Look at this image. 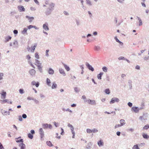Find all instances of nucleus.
<instances>
[{
  "label": "nucleus",
  "instance_id": "14",
  "mask_svg": "<svg viewBox=\"0 0 149 149\" xmlns=\"http://www.w3.org/2000/svg\"><path fill=\"white\" fill-rule=\"evenodd\" d=\"M34 45L33 46H32L31 47V52H34V50L35 49V48L37 46V43H36L34 44Z\"/></svg>",
  "mask_w": 149,
  "mask_h": 149
},
{
  "label": "nucleus",
  "instance_id": "23",
  "mask_svg": "<svg viewBox=\"0 0 149 149\" xmlns=\"http://www.w3.org/2000/svg\"><path fill=\"white\" fill-rule=\"evenodd\" d=\"M62 64L63 65L65 69L67 71H69L70 70V68L68 66L66 65L63 63H62Z\"/></svg>",
  "mask_w": 149,
  "mask_h": 149
},
{
  "label": "nucleus",
  "instance_id": "13",
  "mask_svg": "<svg viewBox=\"0 0 149 149\" xmlns=\"http://www.w3.org/2000/svg\"><path fill=\"white\" fill-rule=\"evenodd\" d=\"M36 72L35 70L34 69H31L29 71L30 74L32 76H33L35 75Z\"/></svg>",
  "mask_w": 149,
  "mask_h": 149
},
{
  "label": "nucleus",
  "instance_id": "12",
  "mask_svg": "<svg viewBox=\"0 0 149 149\" xmlns=\"http://www.w3.org/2000/svg\"><path fill=\"white\" fill-rule=\"evenodd\" d=\"M26 18L28 19L29 20V22L31 23L32 22V20L34 19V17H30L28 16H26Z\"/></svg>",
  "mask_w": 149,
  "mask_h": 149
},
{
  "label": "nucleus",
  "instance_id": "61",
  "mask_svg": "<svg viewBox=\"0 0 149 149\" xmlns=\"http://www.w3.org/2000/svg\"><path fill=\"white\" fill-rule=\"evenodd\" d=\"M30 132H31L30 133H31V134H33L35 133V132L34 130H31V131H30Z\"/></svg>",
  "mask_w": 149,
  "mask_h": 149
},
{
  "label": "nucleus",
  "instance_id": "56",
  "mask_svg": "<svg viewBox=\"0 0 149 149\" xmlns=\"http://www.w3.org/2000/svg\"><path fill=\"white\" fill-rule=\"evenodd\" d=\"M127 104L128 105V106L130 107H132V104L130 102H129Z\"/></svg>",
  "mask_w": 149,
  "mask_h": 149
},
{
  "label": "nucleus",
  "instance_id": "4",
  "mask_svg": "<svg viewBox=\"0 0 149 149\" xmlns=\"http://www.w3.org/2000/svg\"><path fill=\"white\" fill-rule=\"evenodd\" d=\"M86 65L87 68L90 70L92 72L94 71V69L93 67H92L88 63V62L86 63Z\"/></svg>",
  "mask_w": 149,
  "mask_h": 149
},
{
  "label": "nucleus",
  "instance_id": "28",
  "mask_svg": "<svg viewBox=\"0 0 149 149\" xmlns=\"http://www.w3.org/2000/svg\"><path fill=\"white\" fill-rule=\"evenodd\" d=\"M57 85L55 82H54L53 83L52 85V89H55L57 88Z\"/></svg>",
  "mask_w": 149,
  "mask_h": 149
},
{
  "label": "nucleus",
  "instance_id": "63",
  "mask_svg": "<svg viewBox=\"0 0 149 149\" xmlns=\"http://www.w3.org/2000/svg\"><path fill=\"white\" fill-rule=\"evenodd\" d=\"M37 4L39 5V3L38 1V0H33Z\"/></svg>",
  "mask_w": 149,
  "mask_h": 149
},
{
  "label": "nucleus",
  "instance_id": "10",
  "mask_svg": "<svg viewBox=\"0 0 149 149\" xmlns=\"http://www.w3.org/2000/svg\"><path fill=\"white\" fill-rule=\"evenodd\" d=\"M35 64L38 67V69L39 70L40 72L41 73L42 72V66H41V64Z\"/></svg>",
  "mask_w": 149,
  "mask_h": 149
},
{
  "label": "nucleus",
  "instance_id": "5",
  "mask_svg": "<svg viewBox=\"0 0 149 149\" xmlns=\"http://www.w3.org/2000/svg\"><path fill=\"white\" fill-rule=\"evenodd\" d=\"M131 111H133L136 113H138L139 111V108L137 107L133 106L131 108Z\"/></svg>",
  "mask_w": 149,
  "mask_h": 149
},
{
  "label": "nucleus",
  "instance_id": "31",
  "mask_svg": "<svg viewBox=\"0 0 149 149\" xmlns=\"http://www.w3.org/2000/svg\"><path fill=\"white\" fill-rule=\"evenodd\" d=\"M17 138L15 139L17 143H19V142H21V143H23L24 140H23V139H20L19 140H17Z\"/></svg>",
  "mask_w": 149,
  "mask_h": 149
},
{
  "label": "nucleus",
  "instance_id": "44",
  "mask_svg": "<svg viewBox=\"0 0 149 149\" xmlns=\"http://www.w3.org/2000/svg\"><path fill=\"white\" fill-rule=\"evenodd\" d=\"M3 74L2 73H0V80H2L3 79Z\"/></svg>",
  "mask_w": 149,
  "mask_h": 149
},
{
  "label": "nucleus",
  "instance_id": "54",
  "mask_svg": "<svg viewBox=\"0 0 149 149\" xmlns=\"http://www.w3.org/2000/svg\"><path fill=\"white\" fill-rule=\"evenodd\" d=\"M18 117H19V121H21L23 119H22L21 116H19Z\"/></svg>",
  "mask_w": 149,
  "mask_h": 149
},
{
  "label": "nucleus",
  "instance_id": "8",
  "mask_svg": "<svg viewBox=\"0 0 149 149\" xmlns=\"http://www.w3.org/2000/svg\"><path fill=\"white\" fill-rule=\"evenodd\" d=\"M88 103L89 104L91 105H95L96 103L95 100H91L89 99L88 100Z\"/></svg>",
  "mask_w": 149,
  "mask_h": 149
},
{
  "label": "nucleus",
  "instance_id": "62",
  "mask_svg": "<svg viewBox=\"0 0 149 149\" xmlns=\"http://www.w3.org/2000/svg\"><path fill=\"white\" fill-rule=\"evenodd\" d=\"M16 12H15V11H13L11 12L10 13V14L11 15H14V14H16Z\"/></svg>",
  "mask_w": 149,
  "mask_h": 149
},
{
  "label": "nucleus",
  "instance_id": "33",
  "mask_svg": "<svg viewBox=\"0 0 149 149\" xmlns=\"http://www.w3.org/2000/svg\"><path fill=\"white\" fill-rule=\"evenodd\" d=\"M125 122V120L123 119L120 120V123L121 124V125H121L122 126H123V125H125V123H124Z\"/></svg>",
  "mask_w": 149,
  "mask_h": 149
},
{
  "label": "nucleus",
  "instance_id": "42",
  "mask_svg": "<svg viewBox=\"0 0 149 149\" xmlns=\"http://www.w3.org/2000/svg\"><path fill=\"white\" fill-rule=\"evenodd\" d=\"M87 132L88 133H92V130L89 129H86Z\"/></svg>",
  "mask_w": 149,
  "mask_h": 149
},
{
  "label": "nucleus",
  "instance_id": "24",
  "mask_svg": "<svg viewBox=\"0 0 149 149\" xmlns=\"http://www.w3.org/2000/svg\"><path fill=\"white\" fill-rule=\"evenodd\" d=\"M143 137L146 139H148L149 138V136L147 135V134L143 133L142 134Z\"/></svg>",
  "mask_w": 149,
  "mask_h": 149
},
{
  "label": "nucleus",
  "instance_id": "64",
  "mask_svg": "<svg viewBox=\"0 0 149 149\" xmlns=\"http://www.w3.org/2000/svg\"><path fill=\"white\" fill-rule=\"evenodd\" d=\"M135 69L137 70H139L140 69V66L138 65H137L135 67Z\"/></svg>",
  "mask_w": 149,
  "mask_h": 149
},
{
  "label": "nucleus",
  "instance_id": "49",
  "mask_svg": "<svg viewBox=\"0 0 149 149\" xmlns=\"http://www.w3.org/2000/svg\"><path fill=\"white\" fill-rule=\"evenodd\" d=\"M61 135H64V130L62 128H61Z\"/></svg>",
  "mask_w": 149,
  "mask_h": 149
},
{
  "label": "nucleus",
  "instance_id": "21",
  "mask_svg": "<svg viewBox=\"0 0 149 149\" xmlns=\"http://www.w3.org/2000/svg\"><path fill=\"white\" fill-rule=\"evenodd\" d=\"M103 74V72H100V73L97 75V77L98 79L100 80L102 79V77Z\"/></svg>",
  "mask_w": 149,
  "mask_h": 149
},
{
  "label": "nucleus",
  "instance_id": "38",
  "mask_svg": "<svg viewBox=\"0 0 149 149\" xmlns=\"http://www.w3.org/2000/svg\"><path fill=\"white\" fill-rule=\"evenodd\" d=\"M100 49V47L99 46H95L94 49L96 51H98Z\"/></svg>",
  "mask_w": 149,
  "mask_h": 149
},
{
  "label": "nucleus",
  "instance_id": "57",
  "mask_svg": "<svg viewBox=\"0 0 149 149\" xmlns=\"http://www.w3.org/2000/svg\"><path fill=\"white\" fill-rule=\"evenodd\" d=\"M63 13L65 15H69L68 13L65 11H64Z\"/></svg>",
  "mask_w": 149,
  "mask_h": 149
},
{
  "label": "nucleus",
  "instance_id": "16",
  "mask_svg": "<svg viewBox=\"0 0 149 149\" xmlns=\"http://www.w3.org/2000/svg\"><path fill=\"white\" fill-rule=\"evenodd\" d=\"M48 73L50 75H53L54 73V71L52 68H50L48 71Z\"/></svg>",
  "mask_w": 149,
  "mask_h": 149
},
{
  "label": "nucleus",
  "instance_id": "52",
  "mask_svg": "<svg viewBox=\"0 0 149 149\" xmlns=\"http://www.w3.org/2000/svg\"><path fill=\"white\" fill-rule=\"evenodd\" d=\"M15 35L17 34L18 33V31L17 30H14L13 31Z\"/></svg>",
  "mask_w": 149,
  "mask_h": 149
},
{
  "label": "nucleus",
  "instance_id": "51",
  "mask_svg": "<svg viewBox=\"0 0 149 149\" xmlns=\"http://www.w3.org/2000/svg\"><path fill=\"white\" fill-rule=\"evenodd\" d=\"M22 117L24 119H25L27 118V116L25 114H23L22 115Z\"/></svg>",
  "mask_w": 149,
  "mask_h": 149
},
{
  "label": "nucleus",
  "instance_id": "35",
  "mask_svg": "<svg viewBox=\"0 0 149 149\" xmlns=\"http://www.w3.org/2000/svg\"><path fill=\"white\" fill-rule=\"evenodd\" d=\"M28 136L29 138L31 139H32L33 138V134H31L30 133H29L28 134Z\"/></svg>",
  "mask_w": 149,
  "mask_h": 149
},
{
  "label": "nucleus",
  "instance_id": "11",
  "mask_svg": "<svg viewBox=\"0 0 149 149\" xmlns=\"http://www.w3.org/2000/svg\"><path fill=\"white\" fill-rule=\"evenodd\" d=\"M59 73L63 75V76H65L66 75V74L64 70L62 68H59Z\"/></svg>",
  "mask_w": 149,
  "mask_h": 149
},
{
  "label": "nucleus",
  "instance_id": "43",
  "mask_svg": "<svg viewBox=\"0 0 149 149\" xmlns=\"http://www.w3.org/2000/svg\"><path fill=\"white\" fill-rule=\"evenodd\" d=\"M19 93L21 94H22L24 93V90L23 89H20L19 90Z\"/></svg>",
  "mask_w": 149,
  "mask_h": 149
},
{
  "label": "nucleus",
  "instance_id": "40",
  "mask_svg": "<svg viewBox=\"0 0 149 149\" xmlns=\"http://www.w3.org/2000/svg\"><path fill=\"white\" fill-rule=\"evenodd\" d=\"M92 132L93 133H95L97 132H98V130L96 128H94L92 130Z\"/></svg>",
  "mask_w": 149,
  "mask_h": 149
},
{
  "label": "nucleus",
  "instance_id": "58",
  "mask_svg": "<svg viewBox=\"0 0 149 149\" xmlns=\"http://www.w3.org/2000/svg\"><path fill=\"white\" fill-rule=\"evenodd\" d=\"M33 25H29L27 26L28 28L29 29H30L31 28H33Z\"/></svg>",
  "mask_w": 149,
  "mask_h": 149
},
{
  "label": "nucleus",
  "instance_id": "18",
  "mask_svg": "<svg viewBox=\"0 0 149 149\" xmlns=\"http://www.w3.org/2000/svg\"><path fill=\"white\" fill-rule=\"evenodd\" d=\"M13 44L14 45V47L15 48H17L18 47V42L17 40H15L13 43Z\"/></svg>",
  "mask_w": 149,
  "mask_h": 149
},
{
  "label": "nucleus",
  "instance_id": "6",
  "mask_svg": "<svg viewBox=\"0 0 149 149\" xmlns=\"http://www.w3.org/2000/svg\"><path fill=\"white\" fill-rule=\"evenodd\" d=\"M43 28L45 31L49 30L48 24L47 22H45L43 25Z\"/></svg>",
  "mask_w": 149,
  "mask_h": 149
},
{
  "label": "nucleus",
  "instance_id": "50",
  "mask_svg": "<svg viewBox=\"0 0 149 149\" xmlns=\"http://www.w3.org/2000/svg\"><path fill=\"white\" fill-rule=\"evenodd\" d=\"M118 59L119 60H125V58L123 56H120L118 58Z\"/></svg>",
  "mask_w": 149,
  "mask_h": 149
},
{
  "label": "nucleus",
  "instance_id": "19",
  "mask_svg": "<svg viewBox=\"0 0 149 149\" xmlns=\"http://www.w3.org/2000/svg\"><path fill=\"white\" fill-rule=\"evenodd\" d=\"M97 144L99 146H102L104 145V143L103 141L100 140L97 142Z\"/></svg>",
  "mask_w": 149,
  "mask_h": 149
},
{
  "label": "nucleus",
  "instance_id": "7",
  "mask_svg": "<svg viewBox=\"0 0 149 149\" xmlns=\"http://www.w3.org/2000/svg\"><path fill=\"white\" fill-rule=\"evenodd\" d=\"M18 10L19 12H24L25 11V8L22 6H17Z\"/></svg>",
  "mask_w": 149,
  "mask_h": 149
},
{
  "label": "nucleus",
  "instance_id": "26",
  "mask_svg": "<svg viewBox=\"0 0 149 149\" xmlns=\"http://www.w3.org/2000/svg\"><path fill=\"white\" fill-rule=\"evenodd\" d=\"M51 81L48 78L46 79V84L47 85L49 86H50Z\"/></svg>",
  "mask_w": 149,
  "mask_h": 149
},
{
  "label": "nucleus",
  "instance_id": "3",
  "mask_svg": "<svg viewBox=\"0 0 149 149\" xmlns=\"http://www.w3.org/2000/svg\"><path fill=\"white\" fill-rule=\"evenodd\" d=\"M120 100L117 97H114L111 99V101L110 102V104H113L115 102H118Z\"/></svg>",
  "mask_w": 149,
  "mask_h": 149
},
{
  "label": "nucleus",
  "instance_id": "36",
  "mask_svg": "<svg viewBox=\"0 0 149 149\" xmlns=\"http://www.w3.org/2000/svg\"><path fill=\"white\" fill-rule=\"evenodd\" d=\"M143 129L147 130L149 129V125L147 124L145 125L143 128Z\"/></svg>",
  "mask_w": 149,
  "mask_h": 149
},
{
  "label": "nucleus",
  "instance_id": "2",
  "mask_svg": "<svg viewBox=\"0 0 149 149\" xmlns=\"http://www.w3.org/2000/svg\"><path fill=\"white\" fill-rule=\"evenodd\" d=\"M39 134L40 135V138L41 140H43L42 139L44 137V131L43 130V129L42 128H40L39 130Z\"/></svg>",
  "mask_w": 149,
  "mask_h": 149
},
{
  "label": "nucleus",
  "instance_id": "34",
  "mask_svg": "<svg viewBox=\"0 0 149 149\" xmlns=\"http://www.w3.org/2000/svg\"><path fill=\"white\" fill-rule=\"evenodd\" d=\"M104 92L107 94H109L110 93V91L109 88L106 89L104 91Z\"/></svg>",
  "mask_w": 149,
  "mask_h": 149
},
{
  "label": "nucleus",
  "instance_id": "32",
  "mask_svg": "<svg viewBox=\"0 0 149 149\" xmlns=\"http://www.w3.org/2000/svg\"><path fill=\"white\" fill-rule=\"evenodd\" d=\"M11 37L10 36H7L5 38V39L6 42H8L11 39Z\"/></svg>",
  "mask_w": 149,
  "mask_h": 149
},
{
  "label": "nucleus",
  "instance_id": "39",
  "mask_svg": "<svg viewBox=\"0 0 149 149\" xmlns=\"http://www.w3.org/2000/svg\"><path fill=\"white\" fill-rule=\"evenodd\" d=\"M86 3L89 6H91L92 5L91 2L90 0H86Z\"/></svg>",
  "mask_w": 149,
  "mask_h": 149
},
{
  "label": "nucleus",
  "instance_id": "46",
  "mask_svg": "<svg viewBox=\"0 0 149 149\" xmlns=\"http://www.w3.org/2000/svg\"><path fill=\"white\" fill-rule=\"evenodd\" d=\"M74 90L76 93H78L80 91L77 87H75L74 88Z\"/></svg>",
  "mask_w": 149,
  "mask_h": 149
},
{
  "label": "nucleus",
  "instance_id": "45",
  "mask_svg": "<svg viewBox=\"0 0 149 149\" xmlns=\"http://www.w3.org/2000/svg\"><path fill=\"white\" fill-rule=\"evenodd\" d=\"M35 57L37 59L39 58V55L38 54V52L36 53L35 54Z\"/></svg>",
  "mask_w": 149,
  "mask_h": 149
},
{
  "label": "nucleus",
  "instance_id": "27",
  "mask_svg": "<svg viewBox=\"0 0 149 149\" xmlns=\"http://www.w3.org/2000/svg\"><path fill=\"white\" fill-rule=\"evenodd\" d=\"M6 92H4L3 91V93H1V95L3 96V99L6 98Z\"/></svg>",
  "mask_w": 149,
  "mask_h": 149
},
{
  "label": "nucleus",
  "instance_id": "20",
  "mask_svg": "<svg viewBox=\"0 0 149 149\" xmlns=\"http://www.w3.org/2000/svg\"><path fill=\"white\" fill-rule=\"evenodd\" d=\"M1 101H2L1 103L2 104H3L6 102H7L8 103H10V104H12V102L11 101L9 102L8 100L7 99L4 100H1Z\"/></svg>",
  "mask_w": 149,
  "mask_h": 149
},
{
  "label": "nucleus",
  "instance_id": "60",
  "mask_svg": "<svg viewBox=\"0 0 149 149\" xmlns=\"http://www.w3.org/2000/svg\"><path fill=\"white\" fill-rule=\"evenodd\" d=\"M134 147H135V149H140L137 145H136L134 146Z\"/></svg>",
  "mask_w": 149,
  "mask_h": 149
},
{
  "label": "nucleus",
  "instance_id": "1",
  "mask_svg": "<svg viewBox=\"0 0 149 149\" xmlns=\"http://www.w3.org/2000/svg\"><path fill=\"white\" fill-rule=\"evenodd\" d=\"M55 5L54 3H51L49 4V7L47 8L45 13L47 16L50 15L54 10V7Z\"/></svg>",
  "mask_w": 149,
  "mask_h": 149
},
{
  "label": "nucleus",
  "instance_id": "37",
  "mask_svg": "<svg viewBox=\"0 0 149 149\" xmlns=\"http://www.w3.org/2000/svg\"><path fill=\"white\" fill-rule=\"evenodd\" d=\"M102 69L103 71L105 72H107V71L108 69H107V68L105 66H104V67H103L102 68Z\"/></svg>",
  "mask_w": 149,
  "mask_h": 149
},
{
  "label": "nucleus",
  "instance_id": "25",
  "mask_svg": "<svg viewBox=\"0 0 149 149\" xmlns=\"http://www.w3.org/2000/svg\"><path fill=\"white\" fill-rule=\"evenodd\" d=\"M48 124L47 123H44L42 124V127L44 129H46L48 128Z\"/></svg>",
  "mask_w": 149,
  "mask_h": 149
},
{
  "label": "nucleus",
  "instance_id": "17",
  "mask_svg": "<svg viewBox=\"0 0 149 149\" xmlns=\"http://www.w3.org/2000/svg\"><path fill=\"white\" fill-rule=\"evenodd\" d=\"M92 145V143L91 142H89L87 145L86 146V149H90L91 148V146Z\"/></svg>",
  "mask_w": 149,
  "mask_h": 149
},
{
  "label": "nucleus",
  "instance_id": "47",
  "mask_svg": "<svg viewBox=\"0 0 149 149\" xmlns=\"http://www.w3.org/2000/svg\"><path fill=\"white\" fill-rule=\"evenodd\" d=\"M33 100L37 104H38L39 103V101L36 99L34 98Z\"/></svg>",
  "mask_w": 149,
  "mask_h": 149
},
{
  "label": "nucleus",
  "instance_id": "29",
  "mask_svg": "<svg viewBox=\"0 0 149 149\" xmlns=\"http://www.w3.org/2000/svg\"><path fill=\"white\" fill-rule=\"evenodd\" d=\"M132 81L131 80H129L128 81V84L129 86L130 87V89H131L132 88Z\"/></svg>",
  "mask_w": 149,
  "mask_h": 149
},
{
  "label": "nucleus",
  "instance_id": "30",
  "mask_svg": "<svg viewBox=\"0 0 149 149\" xmlns=\"http://www.w3.org/2000/svg\"><path fill=\"white\" fill-rule=\"evenodd\" d=\"M46 144L47 145L50 147L53 146V145L52 144L50 141H47L46 142Z\"/></svg>",
  "mask_w": 149,
  "mask_h": 149
},
{
  "label": "nucleus",
  "instance_id": "9",
  "mask_svg": "<svg viewBox=\"0 0 149 149\" xmlns=\"http://www.w3.org/2000/svg\"><path fill=\"white\" fill-rule=\"evenodd\" d=\"M31 84L32 85H35L36 87H38L39 85V83L38 82H36L35 81H33L31 82Z\"/></svg>",
  "mask_w": 149,
  "mask_h": 149
},
{
  "label": "nucleus",
  "instance_id": "41",
  "mask_svg": "<svg viewBox=\"0 0 149 149\" xmlns=\"http://www.w3.org/2000/svg\"><path fill=\"white\" fill-rule=\"evenodd\" d=\"M3 114L4 115H10V112L8 111H5L3 113Z\"/></svg>",
  "mask_w": 149,
  "mask_h": 149
},
{
  "label": "nucleus",
  "instance_id": "15",
  "mask_svg": "<svg viewBox=\"0 0 149 149\" xmlns=\"http://www.w3.org/2000/svg\"><path fill=\"white\" fill-rule=\"evenodd\" d=\"M19 146L20 147V149H25L26 146L23 143H20L19 144Z\"/></svg>",
  "mask_w": 149,
  "mask_h": 149
},
{
  "label": "nucleus",
  "instance_id": "59",
  "mask_svg": "<svg viewBox=\"0 0 149 149\" xmlns=\"http://www.w3.org/2000/svg\"><path fill=\"white\" fill-rule=\"evenodd\" d=\"M33 99H34V98L33 97H28L27 98V99L28 100H33Z\"/></svg>",
  "mask_w": 149,
  "mask_h": 149
},
{
  "label": "nucleus",
  "instance_id": "53",
  "mask_svg": "<svg viewBox=\"0 0 149 149\" xmlns=\"http://www.w3.org/2000/svg\"><path fill=\"white\" fill-rule=\"evenodd\" d=\"M0 149H4L3 145L1 143H0Z\"/></svg>",
  "mask_w": 149,
  "mask_h": 149
},
{
  "label": "nucleus",
  "instance_id": "55",
  "mask_svg": "<svg viewBox=\"0 0 149 149\" xmlns=\"http://www.w3.org/2000/svg\"><path fill=\"white\" fill-rule=\"evenodd\" d=\"M49 51V50H47L46 51V56H49L48 52Z\"/></svg>",
  "mask_w": 149,
  "mask_h": 149
},
{
  "label": "nucleus",
  "instance_id": "22",
  "mask_svg": "<svg viewBox=\"0 0 149 149\" xmlns=\"http://www.w3.org/2000/svg\"><path fill=\"white\" fill-rule=\"evenodd\" d=\"M28 29L26 28H25L22 31V33L23 34H26V35L27 34V31Z\"/></svg>",
  "mask_w": 149,
  "mask_h": 149
},
{
  "label": "nucleus",
  "instance_id": "48",
  "mask_svg": "<svg viewBox=\"0 0 149 149\" xmlns=\"http://www.w3.org/2000/svg\"><path fill=\"white\" fill-rule=\"evenodd\" d=\"M68 127L70 128V129L74 128L73 126L70 123H68Z\"/></svg>",
  "mask_w": 149,
  "mask_h": 149
}]
</instances>
